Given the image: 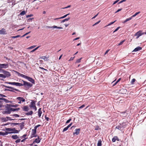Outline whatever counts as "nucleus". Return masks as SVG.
<instances>
[{
  "label": "nucleus",
  "mask_w": 146,
  "mask_h": 146,
  "mask_svg": "<svg viewBox=\"0 0 146 146\" xmlns=\"http://www.w3.org/2000/svg\"><path fill=\"white\" fill-rule=\"evenodd\" d=\"M1 70L0 72L3 73L4 74H0V77L5 79L6 78H8L11 76V74L9 72L3 69H1Z\"/></svg>",
  "instance_id": "f257e3e1"
},
{
  "label": "nucleus",
  "mask_w": 146,
  "mask_h": 146,
  "mask_svg": "<svg viewBox=\"0 0 146 146\" xmlns=\"http://www.w3.org/2000/svg\"><path fill=\"white\" fill-rule=\"evenodd\" d=\"M15 73L17 74H18V76H21V77H22L23 78H24L25 79H26L27 80H28L29 81L31 82L32 83H33V84H35V80L32 78L30 77H29L28 76L25 75H24L23 74H21L17 71H15Z\"/></svg>",
  "instance_id": "f03ea898"
},
{
  "label": "nucleus",
  "mask_w": 146,
  "mask_h": 146,
  "mask_svg": "<svg viewBox=\"0 0 146 146\" xmlns=\"http://www.w3.org/2000/svg\"><path fill=\"white\" fill-rule=\"evenodd\" d=\"M22 81L23 82V86H24L26 89H29L33 86V84L30 82H27L23 80H22Z\"/></svg>",
  "instance_id": "7ed1b4c3"
},
{
  "label": "nucleus",
  "mask_w": 146,
  "mask_h": 146,
  "mask_svg": "<svg viewBox=\"0 0 146 146\" xmlns=\"http://www.w3.org/2000/svg\"><path fill=\"white\" fill-rule=\"evenodd\" d=\"M36 131L34 129H32L30 138H31L33 137H36L37 136V135L36 134Z\"/></svg>",
  "instance_id": "20e7f679"
},
{
  "label": "nucleus",
  "mask_w": 146,
  "mask_h": 146,
  "mask_svg": "<svg viewBox=\"0 0 146 146\" xmlns=\"http://www.w3.org/2000/svg\"><path fill=\"white\" fill-rule=\"evenodd\" d=\"M9 65L8 64H0V69H6L8 68Z\"/></svg>",
  "instance_id": "39448f33"
},
{
  "label": "nucleus",
  "mask_w": 146,
  "mask_h": 146,
  "mask_svg": "<svg viewBox=\"0 0 146 146\" xmlns=\"http://www.w3.org/2000/svg\"><path fill=\"white\" fill-rule=\"evenodd\" d=\"M12 131L11 132H7V133H8V134H11V133H18L20 131V130L18 131L17 130H16L15 128H12Z\"/></svg>",
  "instance_id": "423d86ee"
},
{
  "label": "nucleus",
  "mask_w": 146,
  "mask_h": 146,
  "mask_svg": "<svg viewBox=\"0 0 146 146\" xmlns=\"http://www.w3.org/2000/svg\"><path fill=\"white\" fill-rule=\"evenodd\" d=\"M144 34L143 33H142L141 31H139L137 32L135 36H137L136 38H138L139 36Z\"/></svg>",
  "instance_id": "0eeeda50"
},
{
  "label": "nucleus",
  "mask_w": 146,
  "mask_h": 146,
  "mask_svg": "<svg viewBox=\"0 0 146 146\" xmlns=\"http://www.w3.org/2000/svg\"><path fill=\"white\" fill-rule=\"evenodd\" d=\"M124 124V123H123L122 124H120L119 125L117 126L116 127V128L119 130L123 129L125 127V126H123Z\"/></svg>",
  "instance_id": "6e6552de"
},
{
  "label": "nucleus",
  "mask_w": 146,
  "mask_h": 146,
  "mask_svg": "<svg viewBox=\"0 0 146 146\" xmlns=\"http://www.w3.org/2000/svg\"><path fill=\"white\" fill-rule=\"evenodd\" d=\"M3 86L4 87H5V88H8L9 89H11V90H13V91H14V90H15L16 91H17L18 92H20V90H19L15 88L9 86H6L4 85H3Z\"/></svg>",
  "instance_id": "1a4fd4ad"
},
{
  "label": "nucleus",
  "mask_w": 146,
  "mask_h": 146,
  "mask_svg": "<svg viewBox=\"0 0 146 146\" xmlns=\"http://www.w3.org/2000/svg\"><path fill=\"white\" fill-rule=\"evenodd\" d=\"M32 102L30 103L29 106L31 108H34L35 106L36 101L33 100H31Z\"/></svg>",
  "instance_id": "9d476101"
},
{
  "label": "nucleus",
  "mask_w": 146,
  "mask_h": 146,
  "mask_svg": "<svg viewBox=\"0 0 146 146\" xmlns=\"http://www.w3.org/2000/svg\"><path fill=\"white\" fill-rule=\"evenodd\" d=\"M17 99L19 100V101L18 102V104H21V101L23 102H25V100L22 97H18L17 98Z\"/></svg>",
  "instance_id": "9b49d317"
},
{
  "label": "nucleus",
  "mask_w": 146,
  "mask_h": 146,
  "mask_svg": "<svg viewBox=\"0 0 146 146\" xmlns=\"http://www.w3.org/2000/svg\"><path fill=\"white\" fill-rule=\"evenodd\" d=\"M48 28H56L58 29H62L63 28L62 27H57L56 26L54 25L53 26L50 27L48 26H47L46 27Z\"/></svg>",
  "instance_id": "f8f14e48"
},
{
  "label": "nucleus",
  "mask_w": 146,
  "mask_h": 146,
  "mask_svg": "<svg viewBox=\"0 0 146 146\" xmlns=\"http://www.w3.org/2000/svg\"><path fill=\"white\" fill-rule=\"evenodd\" d=\"M80 128L78 129H76L75 130V132H74L73 133V135H78L79 133H80Z\"/></svg>",
  "instance_id": "ddd939ff"
},
{
  "label": "nucleus",
  "mask_w": 146,
  "mask_h": 146,
  "mask_svg": "<svg viewBox=\"0 0 146 146\" xmlns=\"http://www.w3.org/2000/svg\"><path fill=\"white\" fill-rule=\"evenodd\" d=\"M11 108L10 109H8L7 110H5L3 112V113L5 114H10L11 113Z\"/></svg>",
  "instance_id": "4468645a"
},
{
  "label": "nucleus",
  "mask_w": 146,
  "mask_h": 146,
  "mask_svg": "<svg viewBox=\"0 0 146 146\" xmlns=\"http://www.w3.org/2000/svg\"><path fill=\"white\" fill-rule=\"evenodd\" d=\"M6 34V31L3 28L0 30V34L5 35Z\"/></svg>",
  "instance_id": "2eb2a0df"
},
{
  "label": "nucleus",
  "mask_w": 146,
  "mask_h": 146,
  "mask_svg": "<svg viewBox=\"0 0 146 146\" xmlns=\"http://www.w3.org/2000/svg\"><path fill=\"white\" fill-rule=\"evenodd\" d=\"M117 140L118 141H119V139L118 138L117 136H115L112 139V141L114 142L116 140Z\"/></svg>",
  "instance_id": "dca6fc26"
},
{
  "label": "nucleus",
  "mask_w": 146,
  "mask_h": 146,
  "mask_svg": "<svg viewBox=\"0 0 146 146\" xmlns=\"http://www.w3.org/2000/svg\"><path fill=\"white\" fill-rule=\"evenodd\" d=\"M41 139L39 138L38 136L37 138H36L35 141H34L33 142V143H34L35 142H36L37 143H38L40 142V141Z\"/></svg>",
  "instance_id": "f3484780"
},
{
  "label": "nucleus",
  "mask_w": 146,
  "mask_h": 146,
  "mask_svg": "<svg viewBox=\"0 0 146 146\" xmlns=\"http://www.w3.org/2000/svg\"><path fill=\"white\" fill-rule=\"evenodd\" d=\"M69 14H70L69 13H68V14L65 15H64V16H63L62 17H60L58 18L54 19V20H58V19H63V18H64L66 17Z\"/></svg>",
  "instance_id": "a211bd4d"
},
{
  "label": "nucleus",
  "mask_w": 146,
  "mask_h": 146,
  "mask_svg": "<svg viewBox=\"0 0 146 146\" xmlns=\"http://www.w3.org/2000/svg\"><path fill=\"white\" fill-rule=\"evenodd\" d=\"M41 110V108H39V109L38 110V115L39 117H40L41 114L42 113Z\"/></svg>",
  "instance_id": "6ab92c4d"
},
{
  "label": "nucleus",
  "mask_w": 146,
  "mask_h": 146,
  "mask_svg": "<svg viewBox=\"0 0 146 146\" xmlns=\"http://www.w3.org/2000/svg\"><path fill=\"white\" fill-rule=\"evenodd\" d=\"M23 110L24 111H27L29 110V107L27 106H23Z\"/></svg>",
  "instance_id": "aec40b11"
},
{
  "label": "nucleus",
  "mask_w": 146,
  "mask_h": 146,
  "mask_svg": "<svg viewBox=\"0 0 146 146\" xmlns=\"http://www.w3.org/2000/svg\"><path fill=\"white\" fill-rule=\"evenodd\" d=\"M141 49H142L141 47H139V46H138V47H136V48H135L134 50H133V51L137 52V51H138L139 50H141Z\"/></svg>",
  "instance_id": "412c9836"
},
{
  "label": "nucleus",
  "mask_w": 146,
  "mask_h": 146,
  "mask_svg": "<svg viewBox=\"0 0 146 146\" xmlns=\"http://www.w3.org/2000/svg\"><path fill=\"white\" fill-rule=\"evenodd\" d=\"M0 100H3L5 103H8L9 102V101L8 100H7L6 99L3 98H0Z\"/></svg>",
  "instance_id": "4be33fe9"
},
{
  "label": "nucleus",
  "mask_w": 146,
  "mask_h": 146,
  "mask_svg": "<svg viewBox=\"0 0 146 146\" xmlns=\"http://www.w3.org/2000/svg\"><path fill=\"white\" fill-rule=\"evenodd\" d=\"M8 135V133H7V131L5 132H3L2 131L0 132V135L5 136Z\"/></svg>",
  "instance_id": "5701e85b"
},
{
  "label": "nucleus",
  "mask_w": 146,
  "mask_h": 146,
  "mask_svg": "<svg viewBox=\"0 0 146 146\" xmlns=\"http://www.w3.org/2000/svg\"><path fill=\"white\" fill-rule=\"evenodd\" d=\"M16 86H23V84L19 82H15L14 85Z\"/></svg>",
  "instance_id": "b1692460"
},
{
  "label": "nucleus",
  "mask_w": 146,
  "mask_h": 146,
  "mask_svg": "<svg viewBox=\"0 0 146 146\" xmlns=\"http://www.w3.org/2000/svg\"><path fill=\"white\" fill-rule=\"evenodd\" d=\"M20 128L21 130H22L24 127V123L23 122L19 123Z\"/></svg>",
  "instance_id": "393cba45"
},
{
  "label": "nucleus",
  "mask_w": 146,
  "mask_h": 146,
  "mask_svg": "<svg viewBox=\"0 0 146 146\" xmlns=\"http://www.w3.org/2000/svg\"><path fill=\"white\" fill-rule=\"evenodd\" d=\"M11 138L14 139H17L19 137L17 135H13L11 136Z\"/></svg>",
  "instance_id": "a878e982"
},
{
  "label": "nucleus",
  "mask_w": 146,
  "mask_h": 146,
  "mask_svg": "<svg viewBox=\"0 0 146 146\" xmlns=\"http://www.w3.org/2000/svg\"><path fill=\"white\" fill-rule=\"evenodd\" d=\"M20 109L19 108H11V111H18Z\"/></svg>",
  "instance_id": "bb28decb"
},
{
  "label": "nucleus",
  "mask_w": 146,
  "mask_h": 146,
  "mask_svg": "<svg viewBox=\"0 0 146 146\" xmlns=\"http://www.w3.org/2000/svg\"><path fill=\"white\" fill-rule=\"evenodd\" d=\"M102 145V141L101 139H99L98 141L97 146H101Z\"/></svg>",
  "instance_id": "cd10ccee"
},
{
  "label": "nucleus",
  "mask_w": 146,
  "mask_h": 146,
  "mask_svg": "<svg viewBox=\"0 0 146 146\" xmlns=\"http://www.w3.org/2000/svg\"><path fill=\"white\" fill-rule=\"evenodd\" d=\"M132 17H129L128 18H127L125 21H124L123 23H126V22L131 20V19H132Z\"/></svg>",
  "instance_id": "c85d7f7f"
},
{
  "label": "nucleus",
  "mask_w": 146,
  "mask_h": 146,
  "mask_svg": "<svg viewBox=\"0 0 146 146\" xmlns=\"http://www.w3.org/2000/svg\"><path fill=\"white\" fill-rule=\"evenodd\" d=\"M33 113V111H30L29 112L26 113H25V114L27 115H32Z\"/></svg>",
  "instance_id": "c756f323"
},
{
  "label": "nucleus",
  "mask_w": 146,
  "mask_h": 146,
  "mask_svg": "<svg viewBox=\"0 0 146 146\" xmlns=\"http://www.w3.org/2000/svg\"><path fill=\"white\" fill-rule=\"evenodd\" d=\"M70 19V17L65 19H64L63 20H62V21L61 23H64V22H65L66 21H68Z\"/></svg>",
  "instance_id": "7c9ffc66"
},
{
  "label": "nucleus",
  "mask_w": 146,
  "mask_h": 146,
  "mask_svg": "<svg viewBox=\"0 0 146 146\" xmlns=\"http://www.w3.org/2000/svg\"><path fill=\"white\" fill-rule=\"evenodd\" d=\"M1 119L3 121L6 122L8 121V119H7V117H2L1 118Z\"/></svg>",
  "instance_id": "2f4dec72"
},
{
  "label": "nucleus",
  "mask_w": 146,
  "mask_h": 146,
  "mask_svg": "<svg viewBox=\"0 0 146 146\" xmlns=\"http://www.w3.org/2000/svg\"><path fill=\"white\" fill-rule=\"evenodd\" d=\"M5 130L9 132H11L12 131V128H6Z\"/></svg>",
  "instance_id": "473e14b6"
},
{
  "label": "nucleus",
  "mask_w": 146,
  "mask_h": 146,
  "mask_svg": "<svg viewBox=\"0 0 146 146\" xmlns=\"http://www.w3.org/2000/svg\"><path fill=\"white\" fill-rule=\"evenodd\" d=\"M140 13V11H139V12H136L134 15H133L131 16V17H132V18L133 17H135L137 15L139 14Z\"/></svg>",
  "instance_id": "72a5a7b5"
},
{
  "label": "nucleus",
  "mask_w": 146,
  "mask_h": 146,
  "mask_svg": "<svg viewBox=\"0 0 146 146\" xmlns=\"http://www.w3.org/2000/svg\"><path fill=\"white\" fill-rule=\"evenodd\" d=\"M26 13V12L25 11H22L20 13V15H25Z\"/></svg>",
  "instance_id": "f704fd0d"
},
{
  "label": "nucleus",
  "mask_w": 146,
  "mask_h": 146,
  "mask_svg": "<svg viewBox=\"0 0 146 146\" xmlns=\"http://www.w3.org/2000/svg\"><path fill=\"white\" fill-rule=\"evenodd\" d=\"M82 58H80V59H77L76 60V62H75V63H79L80 62H81V60L82 59Z\"/></svg>",
  "instance_id": "c9c22d12"
},
{
  "label": "nucleus",
  "mask_w": 146,
  "mask_h": 146,
  "mask_svg": "<svg viewBox=\"0 0 146 146\" xmlns=\"http://www.w3.org/2000/svg\"><path fill=\"white\" fill-rule=\"evenodd\" d=\"M135 81H136V80L135 79H134V78L133 79H132V80L131 82V84H134V83Z\"/></svg>",
  "instance_id": "e433bc0d"
},
{
  "label": "nucleus",
  "mask_w": 146,
  "mask_h": 146,
  "mask_svg": "<svg viewBox=\"0 0 146 146\" xmlns=\"http://www.w3.org/2000/svg\"><path fill=\"white\" fill-rule=\"evenodd\" d=\"M40 125H36V126H35V127H34V130H35L36 131V129H37V128L38 127H40Z\"/></svg>",
  "instance_id": "4c0bfd02"
},
{
  "label": "nucleus",
  "mask_w": 146,
  "mask_h": 146,
  "mask_svg": "<svg viewBox=\"0 0 146 146\" xmlns=\"http://www.w3.org/2000/svg\"><path fill=\"white\" fill-rule=\"evenodd\" d=\"M19 37H22L20 35H18L16 36H12L11 38H18Z\"/></svg>",
  "instance_id": "58836bf2"
},
{
  "label": "nucleus",
  "mask_w": 146,
  "mask_h": 146,
  "mask_svg": "<svg viewBox=\"0 0 146 146\" xmlns=\"http://www.w3.org/2000/svg\"><path fill=\"white\" fill-rule=\"evenodd\" d=\"M42 59L45 60H46L47 59V58L46 56H43L41 58Z\"/></svg>",
  "instance_id": "ea45409f"
},
{
  "label": "nucleus",
  "mask_w": 146,
  "mask_h": 146,
  "mask_svg": "<svg viewBox=\"0 0 146 146\" xmlns=\"http://www.w3.org/2000/svg\"><path fill=\"white\" fill-rule=\"evenodd\" d=\"M4 90L5 91H10V92H15L14 91H13V90H10V89H5Z\"/></svg>",
  "instance_id": "a19ab883"
},
{
  "label": "nucleus",
  "mask_w": 146,
  "mask_h": 146,
  "mask_svg": "<svg viewBox=\"0 0 146 146\" xmlns=\"http://www.w3.org/2000/svg\"><path fill=\"white\" fill-rule=\"evenodd\" d=\"M125 40H124L121 41L120 43L118 44V45L119 46L122 44L123 43L125 42Z\"/></svg>",
  "instance_id": "79ce46f5"
},
{
  "label": "nucleus",
  "mask_w": 146,
  "mask_h": 146,
  "mask_svg": "<svg viewBox=\"0 0 146 146\" xmlns=\"http://www.w3.org/2000/svg\"><path fill=\"white\" fill-rule=\"evenodd\" d=\"M33 16V14H30L28 15H27L26 16V17L27 18H28L29 17H32Z\"/></svg>",
  "instance_id": "37998d69"
},
{
  "label": "nucleus",
  "mask_w": 146,
  "mask_h": 146,
  "mask_svg": "<svg viewBox=\"0 0 146 146\" xmlns=\"http://www.w3.org/2000/svg\"><path fill=\"white\" fill-rule=\"evenodd\" d=\"M114 21L113 22H111V23H110L108 25H107V26H110L112 24H113L115 21Z\"/></svg>",
  "instance_id": "c03bdc74"
},
{
  "label": "nucleus",
  "mask_w": 146,
  "mask_h": 146,
  "mask_svg": "<svg viewBox=\"0 0 146 146\" xmlns=\"http://www.w3.org/2000/svg\"><path fill=\"white\" fill-rule=\"evenodd\" d=\"M7 117V119H8V120H15V119H11V118L10 117Z\"/></svg>",
  "instance_id": "a18cd8bd"
},
{
  "label": "nucleus",
  "mask_w": 146,
  "mask_h": 146,
  "mask_svg": "<svg viewBox=\"0 0 146 146\" xmlns=\"http://www.w3.org/2000/svg\"><path fill=\"white\" fill-rule=\"evenodd\" d=\"M21 141L20 139H18L15 141V142L16 143H19Z\"/></svg>",
  "instance_id": "49530a36"
},
{
  "label": "nucleus",
  "mask_w": 146,
  "mask_h": 146,
  "mask_svg": "<svg viewBox=\"0 0 146 146\" xmlns=\"http://www.w3.org/2000/svg\"><path fill=\"white\" fill-rule=\"evenodd\" d=\"M11 124H13L15 125H19V123H11Z\"/></svg>",
  "instance_id": "de8ad7c7"
},
{
  "label": "nucleus",
  "mask_w": 146,
  "mask_h": 146,
  "mask_svg": "<svg viewBox=\"0 0 146 146\" xmlns=\"http://www.w3.org/2000/svg\"><path fill=\"white\" fill-rule=\"evenodd\" d=\"M100 22V20L99 21H98V22L96 23H95L93 25V26H94L95 25H97V24H98Z\"/></svg>",
  "instance_id": "09e8293b"
},
{
  "label": "nucleus",
  "mask_w": 146,
  "mask_h": 146,
  "mask_svg": "<svg viewBox=\"0 0 146 146\" xmlns=\"http://www.w3.org/2000/svg\"><path fill=\"white\" fill-rule=\"evenodd\" d=\"M68 129L66 127H65L63 129L62 131V132H64L67 131Z\"/></svg>",
  "instance_id": "8fccbe9b"
},
{
  "label": "nucleus",
  "mask_w": 146,
  "mask_h": 146,
  "mask_svg": "<svg viewBox=\"0 0 146 146\" xmlns=\"http://www.w3.org/2000/svg\"><path fill=\"white\" fill-rule=\"evenodd\" d=\"M120 28V27H117L115 30L113 32V33H115V32L117 31L118 29H119V28Z\"/></svg>",
  "instance_id": "3c124183"
},
{
  "label": "nucleus",
  "mask_w": 146,
  "mask_h": 146,
  "mask_svg": "<svg viewBox=\"0 0 146 146\" xmlns=\"http://www.w3.org/2000/svg\"><path fill=\"white\" fill-rule=\"evenodd\" d=\"M0 97H6L7 96L2 94H0Z\"/></svg>",
  "instance_id": "603ef678"
},
{
  "label": "nucleus",
  "mask_w": 146,
  "mask_h": 146,
  "mask_svg": "<svg viewBox=\"0 0 146 146\" xmlns=\"http://www.w3.org/2000/svg\"><path fill=\"white\" fill-rule=\"evenodd\" d=\"M14 83L15 82H9L7 83H8L9 84L13 85H14Z\"/></svg>",
  "instance_id": "864d4df0"
},
{
  "label": "nucleus",
  "mask_w": 146,
  "mask_h": 146,
  "mask_svg": "<svg viewBox=\"0 0 146 146\" xmlns=\"http://www.w3.org/2000/svg\"><path fill=\"white\" fill-rule=\"evenodd\" d=\"M85 106V105L84 104L82 105V106L80 107L79 108V109H82L84 108Z\"/></svg>",
  "instance_id": "5fc2aeb1"
},
{
  "label": "nucleus",
  "mask_w": 146,
  "mask_h": 146,
  "mask_svg": "<svg viewBox=\"0 0 146 146\" xmlns=\"http://www.w3.org/2000/svg\"><path fill=\"white\" fill-rule=\"evenodd\" d=\"M71 119L70 118L68 120H67V121H66V124H67L69 123L71 121Z\"/></svg>",
  "instance_id": "6e6d98bb"
},
{
  "label": "nucleus",
  "mask_w": 146,
  "mask_h": 146,
  "mask_svg": "<svg viewBox=\"0 0 146 146\" xmlns=\"http://www.w3.org/2000/svg\"><path fill=\"white\" fill-rule=\"evenodd\" d=\"M122 10V8H121V9H118V10H117L115 12V13H116L119 12V11H121V10Z\"/></svg>",
  "instance_id": "4d7b16f0"
},
{
  "label": "nucleus",
  "mask_w": 146,
  "mask_h": 146,
  "mask_svg": "<svg viewBox=\"0 0 146 146\" xmlns=\"http://www.w3.org/2000/svg\"><path fill=\"white\" fill-rule=\"evenodd\" d=\"M31 32H28V33H25V34L24 35L22 36L21 37H24L26 35H28Z\"/></svg>",
  "instance_id": "13d9d810"
},
{
  "label": "nucleus",
  "mask_w": 146,
  "mask_h": 146,
  "mask_svg": "<svg viewBox=\"0 0 146 146\" xmlns=\"http://www.w3.org/2000/svg\"><path fill=\"white\" fill-rule=\"evenodd\" d=\"M13 116L16 117H18L19 116V115L17 114H14L13 115Z\"/></svg>",
  "instance_id": "bf43d9fd"
},
{
  "label": "nucleus",
  "mask_w": 146,
  "mask_h": 146,
  "mask_svg": "<svg viewBox=\"0 0 146 146\" xmlns=\"http://www.w3.org/2000/svg\"><path fill=\"white\" fill-rule=\"evenodd\" d=\"M36 46L33 45L32 46H31L29 48V49H32L35 48Z\"/></svg>",
  "instance_id": "052dcab7"
},
{
  "label": "nucleus",
  "mask_w": 146,
  "mask_h": 146,
  "mask_svg": "<svg viewBox=\"0 0 146 146\" xmlns=\"http://www.w3.org/2000/svg\"><path fill=\"white\" fill-rule=\"evenodd\" d=\"M39 68H40V69H41L42 70H45V71H47V70L46 69H45L44 68H42V67H39Z\"/></svg>",
  "instance_id": "680f3d73"
},
{
  "label": "nucleus",
  "mask_w": 146,
  "mask_h": 146,
  "mask_svg": "<svg viewBox=\"0 0 146 146\" xmlns=\"http://www.w3.org/2000/svg\"><path fill=\"white\" fill-rule=\"evenodd\" d=\"M74 57H75V56H74V57H71L70 58V60H69V61H72V60H73V59H74Z\"/></svg>",
  "instance_id": "e2e57ef3"
},
{
  "label": "nucleus",
  "mask_w": 146,
  "mask_h": 146,
  "mask_svg": "<svg viewBox=\"0 0 146 146\" xmlns=\"http://www.w3.org/2000/svg\"><path fill=\"white\" fill-rule=\"evenodd\" d=\"M119 1V0H117L115 1L113 3V5H114L115 4H116V3H117L118 1Z\"/></svg>",
  "instance_id": "0e129e2a"
},
{
  "label": "nucleus",
  "mask_w": 146,
  "mask_h": 146,
  "mask_svg": "<svg viewBox=\"0 0 146 146\" xmlns=\"http://www.w3.org/2000/svg\"><path fill=\"white\" fill-rule=\"evenodd\" d=\"M26 135H24L23 136L21 137H20L21 138H25L26 137Z\"/></svg>",
  "instance_id": "69168bd1"
},
{
  "label": "nucleus",
  "mask_w": 146,
  "mask_h": 146,
  "mask_svg": "<svg viewBox=\"0 0 146 146\" xmlns=\"http://www.w3.org/2000/svg\"><path fill=\"white\" fill-rule=\"evenodd\" d=\"M98 13H98L97 15H95L94 17H93L92 18V19H93L95 18L98 15Z\"/></svg>",
  "instance_id": "338daca9"
},
{
  "label": "nucleus",
  "mask_w": 146,
  "mask_h": 146,
  "mask_svg": "<svg viewBox=\"0 0 146 146\" xmlns=\"http://www.w3.org/2000/svg\"><path fill=\"white\" fill-rule=\"evenodd\" d=\"M118 82H117V81H116L113 85V86H114L116 85L117 83Z\"/></svg>",
  "instance_id": "774afa93"
}]
</instances>
